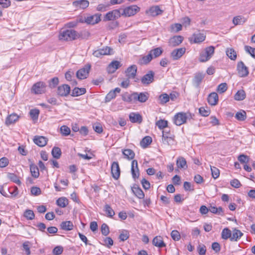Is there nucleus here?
<instances>
[{"label":"nucleus","mask_w":255,"mask_h":255,"mask_svg":"<svg viewBox=\"0 0 255 255\" xmlns=\"http://www.w3.org/2000/svg\"><path fill=\"white\" fill-rule=\"evenodd\" d=\"M215 52V47L210 46L205 48L200 53L199 60L201 62H205L209 60Z\"/></svg>","instance_id":"3"},{"label":"nucleus","mask_w":255,"mask_h":255,"mask_svg":"<svg viewBox=\"0 0 255 255\" xmlns=\"http://www.w3.org/2000/svg\"><path fill=\"white\" fill-rule=\"evenodd\" d=\"M219 100L218 94L215 92L210 94L208 97V102L209 105L215 106L217 104Z\"/></svg>","instance_id":"22"},{"label":"nucleus","mask_w":255,"mask_h":255,"mask_svg":"<svg viewBox=\"0 0 255 255\" xmlns=\"http://www.w3.org/2000/svg\"><path fill=\"white\" fill-rule=\"evenodd\" d=\"M137 72V67L135 65H132L126 70V75L128 79H133L135 78Z\"/></svg>","instance_id":"20"},{"label":"nucleus","mask_w":255,"mask_h":255,"mask_svg":"<svg viewBox=\"0 0 255 255\" xmlns=\"http://www.w3.org/2000/svg\"><path fill=\"white\" fill-rule=\"evenodd\" d=\"M122 152L125 157L128 160H131L134 157L135 153L133 151L130 149H124Z\"/></svg>","instance_id":"35"},{"label":"nucleus","mask_w":255,"mask_h":255,"mask_svg":"<svg viewBox=\"0 0 255 255\" xmlns=\"http://www.w3.org/2000/svg\"><path fill=\"white\" fill-rule=\"evenodd\" d=\"M159 100L161 104H165L169 101V96L166 93L161 94L159 96Z\"/></svg>","instance_id":"52"},{"label":"nucleus","mask_w":255,"mask_h":255,"mask_svg":"<svg viewBox=\"0 0 255 255\" xmlns=\"http://www.w3.org/2000/svg\"><path fill=\"white\" fill-rule=\"evenodd\" d=\"M30 172L32 176L36 178L39 175V169L38 167L35 165H31L30 166Z\"/></svg>","instance_id":"45"},{"label":"nucleus","mask_w":255,"mask_h":255,"mask_svg":"<svg viewBox=\"0 0 255 255\" xmlns=\"http://www.w3.org/2000/svg\"><path fill=\"white\" fill-rule=\"evenodd\" d=\"M246 98V93L243 90H239L234 96L237 101H242Z\"/></svg>","instance_id":"40"},{"label":"nucleus","mask_w":255,"mask_h":255,"mask_svg":"<svg viewBox=\"0 0 255 255\" xmlns=\"http://www.w3.org/2000/svg\"><path fill=\"white\" fill-rule=\"evenodd\" d=\"M211 170L213 177L214 179L217 178L220 175L219 170L214 166H211Z\"/></svg>","instance_id":"59"},{"label":"nucleus","mask_w":255,"mask_h":255,"mask_svg":"<svg viewBox=\"0 0 255 255\" xmlns=\"http://www.w3.org/2000/svg\"><path fill=\"white\" fill-rule=\"evenodd\" d=\"M182 25L179 23H175L171 26V31L177 32L182 29Z\"/></svg>","instance_id":"62"},{"label":"nucleus","mask_w":255,"mask_h":255,"mask_svg":"<svg viewBox=\"0 0 255 255\" xmlns=\"http://www.w3.org/2000/svg\"><path fill=\"white\" fill-rule=\"evenodd\" d=\"M227 84L226 83H223L218 85L217 91L220 93H223L227 91Z\"/></svg>","instance_id":"57"},{"label":"nucleus","mask_w":255,"mask_h":255,"mask_svg":"<svg viewBox=\"0 0 255 255\" xmlns=\"http://www.w3.org/2000/svg\"><path fill=\"white\" fill-rule=\"evenodd\" d=\"M56 203L59 207L65 208L68 204V200L65 197H61L57 200Z\"/></svg>","instance_id":"42"},{"label":"nucleus","mask_w":255,"mask_h":255,"mask_svg":"<svg viewBox=\"0 0 255 255\" xmlns=\"http://www.w3.org/2000/svg\"><path fill=\"white\" fill-rule=\"evenodd\" d=\"M226 54L231 60H235L237 58V53L235 50L233 48H227L226 50Z\"/></svg>","instance_id":"44"},{"label":"nucleus","mask_w":255,"mask_h":255,"mask_svg":"<svg viewBox=\"0 0 255 255\" xmlns=\"http://www.w3.org/2000/svg\"><path fill=\"white\" fill-rule=\"evenodd\" d=\"M120 65V62L118 61H114L112 62L108 67L109 73H114L119 68Z\"/></svg>","instance_id":"33"},{"label":"nucleus","mask_w":255,"mask_h":255,"mask_svg":"<svg viewBox=\"0 0 255 255\" xmlns=\"http://www.w3.org/2000/svg\"><path fill=\"white\" fill-rule=\"evenodd\" d=\"M46 87V84L43 82H37L33 85L31 91L36 95L42 94L45 93Z\"/></svg>","instance_id":"4"},{"label":"nucleus","mask_w":255,"mask_h":255,"mask_svg":"<svg viewBox=\"0 0 255 255\" xmlns=\"http://www.w3.org/2000/svg\"><path fill=\"white\" fill-rule=\"evenodd\" d=\"M51 153L53 157L59 159L61 155V150L59 147L54 146L52 150Z\"/></svg>","instance_id":"46"},{"label":"nucleus","mask_w":255,"mask_h":255,"mask_svg":"<svg viewBox=\"0 0 255 255\" xmlns=\"http://www.w3.org/2000/svg\"><path fill=\"white\" fill-rule=\"evenodd\" d=\"M19 119V116L13 113L8 115L6 118L5 124L6 126H9L10 125L15 123Z\"/></svg>","instance_id":"23"},{"label":"nucleus","mask_w":255,"mask_h":255,"mask_svg":"<svg viewBox=\"0 0 255 255\" xmlns=\"http://www.w3.org/2000/svg\"><path fill=\"white\" fill-rule=\"evenodd\" d=\"M73 224L70 221H63L60 224L61 229L65 231H71L73 230Z\"/></svg>","instance_id":"30"},{"label":"nucleus","mask_w":255,"mask_h":255,"mask_svg":"<svg viewBox=\"0 0 255 255\" xmlns=\"http://www.w3.org/2000/svg\"><path fill=\"white\" fill-rule=\"evenodd\" d=\"M243 234L238 229H235L233 231V234L231 235L230 240L231 241H237L239 240Z\"/></svg>","instance_id":"31"},{"label":"nucleus","mask_w":255,"mask_h":255,"mask_svg":"<svg viewBox=\"0 0 255 255\" xmlns=\"http://www.w3.org/2000/svg\"><path fill=\"white\" fill-rule=\"evenodd\" d=\"M152 244L154 246L161 248L166 246L161 236H156L152 240Z\"/></svg>","instance_id":"24"},{"label":"nucleus","mask_w":255,"mask_h":255,"mask_svg":"<svg viewBox=\"0 0 255 255\" xmlns=\"http://www.w3.org/2000/svg\"><path fill=\"white\" fill-rule=\"evenodd\" d=\"M129 118L132 123L140 124L142 121V116L138 113H131L129 115Z\"/></svg>","instance_id":"21"},{"label":"nucleus","mask_w":255,"mask_h":255,"mask_svg":"<svg viewBox=\"0 0 255 255\" xmlns=\"http://www.w3.org/2000/svg\"><path fill=\"white\" fill-rule=\"evenodd\" d=\"M194 116L189 112H179L174 116L173 122L177 126H181L186 123L187 120L193 119Z\"/></svg>","instance_id":"2"},{"label":"nucleus","mask_w":255,"mask_h":255,"mask_svg":"<svg viewBox=\"0 0 255 255\" xmlns=\"http://www.w3.org/2000/svg\"><path fill=\"white\" fill-rule=\"evenodd\" d=\"M154 73L152 71H149L141 79V82L143 85H149L154 80Z\"/></svg>","instance_id":"11"},{"label":"nucleus","mask_w":255,"mask_h":255,"mask_svg":"<svg viewBox=\"0 0 255 255\" xmlns=\"http://www.w3.org/2000/svg\"><path fill=\"white\" fill-rule=\"evenodd\" d=\"M247 21V19L242 15H238L233 18V23L235 25L244 24Z\"/></svg>","instance_id":"36"},{"label":"nucleus","mask_w":255,"mask_h":255,"mask_svg":"<svg viewBox=\"0 0 255 255\" xmlns=\"http://www.w3.org/2000/svg\"><path fill=\"white\" fill-rule=\"evenodd\" d=\"M72 4L76 9H84L88 7L89 2L87 0H77L73 1Z\"/></svg>","instance_id":"14"},{"label":"nucleus","mask_w":255,"mask_h":255,"mask_svg":"<svg viewBox=\"0 0 255 255\" xmlns=\"http://www.w3.org/2000/svg\"><path fill=\"white\" fill-rule=\"evenodd\" d=\"M237 71L239 75L241 77H247L249 73L248 68L242 61L238 62L237 64Z\"/></svg>","instance_id":"7"},{"label":"nucleus","mask_w":255,"mask_h":255,"mask_svg":"<svg viewBox=\"0 0 255 255\" xmlns=\"http://www.w3.org/2000/svg\"><path fill=\"white\" fill-rule=\"evenodd\" d=\"M138 94L140 99V103H145L149 98V95L147 92H140L138 93Z\"/></svg>","instance_id":"54"},{"label":"nucleus","mask_w":255,"mask_h":255,"mask_svg":"<svg viewBox=\"0 0 255 255\" xmlns=\"http://www.w3.org/2000/svg\"><path fill=\"white\" fill-rule=\"evenodd\" d=\"M206 35L204 33H197L192 34L190 41L193 40L194 43H199L204 41L205 40Z\"/></svg>","instance_id":"18"},{"label":"nucleus","mask_w":255,"mask_h":255,"mask_svg":"<svg viewBox=\"0 0 255 255\" xmlns=\"http://www.w3.org/2000/svg\"><path fill=\"white\" fill-rule=\"evenodd\" d=\"M152 142V138L149 136H146L142 138L140 142L141 147L146 148Z\"/></svg>","instance_id":"41"},{"label":"nucleus","mask_w":255,"mask_h":255,"mask_svg":"<svg viewBox=\"0 0 255 255\" xmlns=\"http://www.w3.org/2000/svg\"><path fill=\"white\" fill-rule=\"evenodd\" d=\"M147 12L149 15L155 16L160 14L162 13V10L158 6H153L149 9Z\"/></svg>","instance_id":"32"},{"label":"nucleus","mask_w":255,"mask_h":255,"mask_svg":"<svg viewBox=\"0 0 255 255\" xmlns=\"http://www.w3.org/2000/svg\"><path fill=\"white\" fill-rule=\"evenodd\" d=\"M59 83V79L57 77H54L48 81L49 88L53 89L56 87Z\"/></svg>","instance_id":"53"},{"label":"nucleus","mask_w":255,"mask_h":255,"mask_svg":"<svg viewBox=\"0 0 255 255\" xmlns=\"http://www.w3.org/2000/svg\"><path fill=\"white\" fill-rule=\"evenodd\" d=\"M131 172L132 177L134 180L138 178L139 172L136 160H133L131 162Z\"/></svg>","instance_id":"12"},{"label":"nucleus","mask_w":255,"mask_h":255,"mask_svg":"<svg viewBox=\"0 0 255 255\" xmlns=\"http://www.w3.org/2000/svg\"><path fill=\"white\" fill-rule=\"evenodd\" d=\"M79 33L73 29H67L61 31L59 38L61 40L72 41L79 38Z\"/></svg>","instance_id":"1"},{"label":"nucleus","mask_w":255,"mask_h":255,"mask_svg":"<svg viewBox=\"0 0 255 255\" xmlns=\"http://www.w3.org/2000/svg\"><path fill=\"white\" fill-rule=\"evenodd\" d=\"M185 48H180L174 49L171 53V57L174 60H176L180 58L185 53Z\"/></svg>","instance_id":"15"},{"label":"nucleus","mask_w":255,"mask_h":255,"mask_svg":"<svg viewBox=\"0 0 255 255\" xmlns=\"http://www.w3.org/2000/svg\"><path fill=\"white\" fill-rule=\"evenodd\" d=\"M176 165L178 168L179 169H186L187 165L186 159L182 156H179L176 160Z\"/></svg>","instance_id":"26"},{"label":"nucleus","mask_w":255,"mask_h":255,"mask_svg":"<svg viewBox=\"0 0 255 255\" xmlns=\"http://www.w3.org/2000/svg\"><path fill=\"white\" fill-rule=\"evenodd\" d=\"M60 132L63 136H68L70 134V128L67 126L63 125L60 128Z\"/></svg>","instance_id":"50"},{"label":"nucleus","mask_w":255,"mask_h":255,"mask_svg":"<svg viewBox=\"0 0 255 255\" xmlns=\"http://www.w3.org/2000/svg\"><path fill=\"white\" fill-rule=\"evenodd\" d=\"M91 68V64L88 63L86 64L83 68L78 70L76 72V76L77 78L80 80L86 79L89 76Z\"/></svg>","instance_id":"6"},{"label":"nucleus","mask_w":255,"mask_h":255,"mask_svg":"<svg viewBox=\"0 0 255 255\" xmlns=\"http://www.w3.org/2000/svg\"><path fill=\"white\" fill-rule=\"evenodd\" d=\"M70 87L67 84H63L57 88V94L61 97H67L70 93Z\"/></svg>","instance_id":"9"},{"label":"nucleus","mask_w":255,"mask_h":255,"mask_svg":"<svg viewBox=\"0 0 255 255\" xmlns=\"http://www.w3.org/2000/svg\"><path fill=\"white\" fill-rule=\"evenodd\" d=\"M101 232L104 236H107L109 234V228L106 224L104 223L102 225Z\"/></svg>","instance_id":"61"},{"label":"nucleus","mask_w":255,"mask_h":255,"mask_svg":"<svg viewBox=\"0 0 255 255\" xmlns=\"http://www.w3.org/2000/svg\"><path fill=\"white\" fill-rule=\"evenodd\" d=\"M7 178L11 181L17 184L18 185H20L21 184V182L19 179L18 177L14 173H8Z\"/></svg>","instance_id":"38"},{"label":"nucleus","mask_w":255,"mask_h":255,"mask_svg":"<svg viewBox=\"0 0 255 255\" xmlns=\"http://www.w3.org/2000/svg\"><path fill=\"white\" fill-rule=\"evenodd\" d=\"M9 160L5 157H3L0 159V167L3 168L8 165Z\"/></svg>","instance_id":"63"},{"label":"nucleus","mask_w":255,"mask_h":255,"mask_svg":"<svg viewBox=\"0 0 255 255\" xmlns=\"http://www.w3.org/2000/svg\"><path fill=\"white\" fill-rule=\"evenodd\" d=\"M48 138L43 136L36 135L34 137L33 142L40 147H43L46 145Z\"/></svg>","instance_id":"16"},{"label":"nucleus","mask_w":255,"mask_h":255,"mask_svg":"<svg viewBox=\"0 0 255 255\" xmlns=\"http://www.w3.org/2000/svg\"><path fill=\"white\" fill-rule=\"evenodd\" d=\"M29 114L33 120H37L39 114V111L38 109H32L30 111Z\"/></svg>","instance_id":"58"},{"label":"nucleus","mask_w":255,"mask_h":255,"mask_svg":"<svg viewBox=\"0 0 255 255\" xmlns=\"http://www.w3.org/2000/svg\"><path fill=\"white\" fill-rule=\"evenodd\" d=\"M104 211L106 213L107 217L109 218L113 217L115 215V212L111 207L108 205L106 204L104 206Z\"/></svg>","instance_id":"43"},{"label":"nucleus","mask_w":255,"mask_h":255,"mask_svg":"<svg viewBox=\"0 0 255 255\" xmlns=\"http://www.w3.org/2000/svg\"><path fill=\"white\" fill-rule=\"evenodd\" d=\"M24 217L27 220H32L34 218L35 215L31 210H26L24 213Z\"/></svg>","instance_id":"51"},{"label":"nucleus","mask_w":255,"mask_h":255,"mask_svg":"<svg viewBox=\"0 0 255 255\" xmlns=\"http://www.w3.org/2000/svg\"><path fill=\"white\" fill-rule=\"evenodd\" d=\"M235 118L240 121H244L246 119L247 114L246 112L244 111H242L240 112H237L235 115Z\"/></svg>","instance_id":"47"},{"label":"nucleus","mask_w":255,"mask_h":255,"mask_svg":"<svg viewBox=\"0 0 255 255\" xmlns=\"http://www.w3.org/2000/svg\"><path fill=\"white\" fill-rule=\"evenodd\" d=\"M209 210L212 213L217 214L218 215H222L223 213V208L221 207L217 208L214 206H211Z\"/></svg>","instance_id":"55"},{"label":"nucleus","mask_w":255,"mask_h":255,"mask_svg":"<svg viewBox=\"0 0 255 255\" xmlns=\"http://www.w3.org/2000/svg\"><path fill=\"white\" fill-rule=\"evenodd\" d=\"M121 15L120 10L115 9L108 12L105 16V19L107 20H112L118 18Z\"/></svg>","instance_id":"13"},{"label":"nucleus","mask_w":255,"mask_h":255,"mask_svg":"<svg viewBox=\"0 0 255 255\" xmlns=\"http://www.w3.org/2000/svg\"><path fill=\"white\" fill-rule=\"evenodd\" d=\"M153 59V56L151 55L149 53L145 56L142 57L138 60V63L139 65H147Z\"/></svg>","instance_id":"27"},{"label":"nucleus","mask_w":255,"mask_h":255,"mask_svg":"<svg viewBox=\"0 0 255 255\" xmlns=\"http://www.w3.org/2000/svg\"><path fill=\"white\" fill-rule=\"evenodd\" d=\"M111 173L113 177L117 180L119 178L121 173L120 168L118 162L114 161L111 165Z\"/></svg>","instance_id":"10"},{"label":"nucleus","mask_w":255,"mask_h":255,"mask_svg":"<svg viewBox=\"0 0 255 255\" xmlns=\"http://www.w3.org/2000/svg\"><path fill=\"white\" fill-rule=\"evenodd\" d=\"M86 92V90L85 88L76 87L72 90L71 96L73 97H77L84 94Z\"/></svg>","instance_id":"34"},{"label":"nucleus","mask_w":255,"mask_h":255,"mask_svg":"<svg viewBox=\"0 0 255 255\" xmlns=\"http://www.w3.org/2000/svg\"><path fill=\"white\" fill-rule=\"evenodd\" d=\"M205 75L201 73H196L193 79V83L194 86L198 87L204 78Z\"/></svg>","instance_id":"28"},{"label":"nucleus","mask_w":255,"mask_h":255,"mask_svg":"<svg viewBox=\"0 0 255 255\" xmlns=\"http://www.w3.org/2000/svg\"><path fill=\"white\" fill-rule=\"evenodd\" d=\"M183 40V37L180 35L174 36L169 40V45L175 47L179 45Z\"/></svg>","instance_id":"19"},{"label":"nucleus","mask_w":255,"mask_h":255,"mask_svg":"<svg viewBox=\"0 0 255 255\" xmlns=\"http://www.w3.org/2000/svg\"><path fill=\"white\" fill-rule=\"evenodd\" d=\"M101 14H94L85 18V23L88 24L94 25L98 23L101 20Z\"/></svg>","instance_id":"17"},{"label":"nucleus","mask_w":255,"mask_h":255,"mask_svg":"<svg viewBox=\"0 0 255 255\" xmlns=\"http://www.w3.org/2000/svg\"><path fill=\"white\" fill-rule=\"evenodd\" d=\"M114 53L113 49L109 46H105L102 48L94 51L93 55L95 57L100 58L102 56L112 55Z\"/></svg>","instance_id":"5"},{"label":"nucleus","mask_w":255,"mask_h":255,"mask_svg":"<svg viewBox=\"0 0 255 255\" xmlns=\"http://www.w3.org/2000/svg\"><path fill=\"white\" fill-rule=\"evenodd\" d=\"M171 236L174 241H178L180 239V233L176 230H173L171 232Z\"/></svg>","instance_id":"64"},{"label":"nucleus","mask_w":255,"mask_h":255,"mask_svg":"<svg viewBox=\"0 0 255 255\" xmlns=\"http://www.w3.org/2000/svg\"><path fill=\"white\" fill-rule=\"evenodd\" d=\"M139 9V8L136 5L129 6L123 9V13H121V15L125 16H130L135 14Z\"/></svg>","instance_id":"8"},{"label":"nucleus","mask_w":255,"mask_h":255,"mask_svg":"<svg viewBox=\"0 0 255 255\" xmlns=\"http://www.w3.org/2000/svg\"><path fill=\"white\" fill-rule=\"evenodd\" d=\"M129 237V232L126 230H123L121 231L119 236V239L121 241H125L127 240Z\"/></svg>","instance_id":"49"},{"label":"nucleus","mask_w":255,"mask_h":255,"mask_svg":"<svg viewBox=\"0 0 255 255\" xmlns=\"http://www.w3.org/2000/svg\"><path fill=\"white\" fill-rule=\"evenodd\" d=\"M162 52L163 49L161 47H157L152 49L149 51V53L153 56V58L159 57L162 54Z\"/></svg>","instance_id":"39"},{"label":"nucleus","mask_w":255,"mask_h":255,"mask_svg":"<svg viewBox=\"0 0 255 255\" xmlns=\"http://www.w3.org/2000/svg\"><path fill=\"white\" fill-rule=\"evenodd\" d=\"M162 140L163 144L169 145H173L174 143V138L172 137L167 135L165 133L164 131L162 132Z\"/></svg>","instance_id":"29"},{"label":"nucleus","mask_w":255,"mask_h":255,"mask_svg":"<svg viewBox=\"0 0 255 255\" xmlns=\"http://www.w3.org/2000/svg\"><path fill=\"white\" fill-rule=\"evenodd\" d=\"M132 191L134 194L139 199H143L144 198V194L139 187H134L132 188Z\"/></svg>","instance_id":"37"},{"label":"nucleus","mask_w":255,"mask_h":255,"mask_svg":"<svg viewBox=\"0 0 255 255\" xmlns=\"http://www.w3.org/2000/svg\"><path fill=\"white\" fill-rule=\"evenodd\" d=\"M120 92L121 89L119 88H116L114 90H111L106 96V102H110L111 100L116 97V93H119Z\"/></svg>","instance_id":"25"},{"label":"nucleus","mask_w":255,"mask_h":255,"mask_svg":"<svg viewBox=\"0 0 255 255\" xmlns=\"http://www.w3.org/2000/svg\"><path fill=\"white\" fill-rule=\"evenodd\" d=\"M231 231L228 228H225L222 232V238L224 240H227L228 239H231Z\"/></svg>","instance_id":"48"},{"label":"nucleus","mask_w":255,"mask_h":255,"mask_svg":"<svg viewBox=\"0 0 255 255\" xmlns=\"http://www.w3.org/2000/svg\"><path fill=\"white\" fill-rule=\"evenodd\" d=\"M156 125L160 129H162L168 126V122L164 120H160L156 122Z\"/></svg>","instance_id":"56"},{"label":"nucleus","mask_w":255,"mask_h":255,"mask_svg":"<svg viewBox=\"0 0 255 255\" xmlns=\"http://www.w3.org/2000/svg\"><path fill=\"white\" fill-rule=\"evenodd\" d=\"M199 112L200 114L204 117L208 116L210 113V110L208 108L205 109L204 107L200 108Z\"/></svg>","instance_id":"60"}]
</instances>
